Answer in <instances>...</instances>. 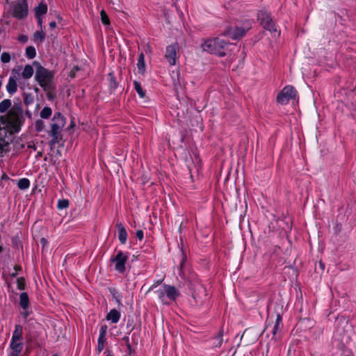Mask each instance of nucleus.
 <instances>
[{
    "label": "nucleus",
    "mask_w": 356,
    "mask_h": 356,
    "mask_svg": "<svg viewBox=\"0 0 356 356\" xmlns=\"http://www.w3.org/2000/svg\"><path fill=\"white\" fill-rule=\"evenodd\" d=\"M22 124V111L13 106L6 113L0 115V152L6 153L9 150V142L6 140L7 134L18 133Z\"/></svg>",
    "instance_id": "obj_1"
},
{
    "label": "nucleus",
    "mask_w": 356,
    "mask_h": 356,
    "mask_svg": "<svg viewBox=\"0 0 356 356\" xmlns=\"http://www.w3.org/2000/svg\"><path fill=\"white\" fill-rule=\"evenodd\" d=\"M227 44V42L219 37L208 38L202 41L201 44V49L204 51L223 57L226 55L224 49Z\"/></svg>",
    "instance_id": "obj_2"
},
{
    "label": "nucleus",
    "mask_w": 356,
    "mask_h": 356,
    "mask_svg": "<svg viewBox=\"0 0 356 356\" xmlns=\"http://www.w3.org/2000/svg\"><path fill=\"white\" fill-rule=\"evenodd\" d=\"M54 77L53 72L41 65L37 67L35 79L45 92H50L54 89Z\"/></svg>",
    "instance_id": "obj_3"
},
{
    "label": "nucleus",
    "mask_w": 356,
    "mask_h": 356,
    "mask_svg": "<svg viewBox=\"0 0 356 356\" xmlns=\"http://www.w3.org/2000/svg\"><path fill=\"white\" fill-rule=\"evenodd\" d=\"M65 124V118L60 113H55L52 119V124L49 131V134L52 137L51 140L52 145L59 143L62 139L61 131Z\"/></svg>",
    "instance_id": "obj_4"
},
{
    "label": "nucleus",
    "mask_w": 356,
    "mask_h": 356,
    "mask_svg": "<svg viewBox=\"0 0 356 356\" xmlns=\"http://www.w3.org/2000/svg\"><path fill=\"white\" fill-rule=\"evenodd\" d=\"M155 293L164 305H168L170 301H175L179 296V291L173 286L163 284Z\"/></svg>",
    "instance_id": "obj_5"
},
{
    "label": "nucleus",
    "mask_w": 356,
    "mask_h": 356,
    "mask_svg": "<svg viewBox=\"0 0 356 356\" xmlns=\"http://www.w3.org/2000/svg\"><path fill=\"white\" fill-rule=\"evenodd\" d=\"M129 259L127 252L118 250L116 254L111 258V261L115 265V270L120 273H123L126 270L125 264Z\"/></svg>",
    "instance_id": "obj_6"
},
{
    "label": "nucleus",
    "mask_w": 356,
    "mask_h": 356,
    "mask_svg": "<svg viewBox=\"0 0 356 356\" xmlns=\"http://www.w3.org/2000/svg\"><path fill=\"white\" fill-rule=\"evenodd\" d=\"M252 26V22L248 20L245 22L243 26H236L234 28L228 29L224 33V35H227L229 38L236 40L244 36L248 30Z\"/></svg>",
    "instance_id": "obj_7"
},
{
    "label": "nucleus",
    "mask_w": 356,
    "mask_h": 356,
    "mask_svg": "<svg viewBox=\"0 0 356 356\" xmlns=\"http://www.w3.org/2000/svg\"><path fill=\"white\" fill-rule=\"evenodd\" d=\"M258 19L261 25L271 33H277V29L270 14L266 10H261L258 14Z\"/></svg>",
    "instance_id": "obj_8"
},
{
    "label": "nucleus",
    "mask_w": 356,
    "mask_h": 356,
    "mask_svg": "<svg viewBox=\"0 0 356 356\" xmlns=\"http://www.w3.org/2000/svg\"><path fill=\"white\" fill-rule=\"evenodd\" d=\"M28 14L26 0H16L12 6V15L17 19H23Z\"/></svg>",
    "instance_id": "obj_9"
},
{
    "label": "nucleus",
    "mask_w": 356,
    "mask_h": 356,
    "mask_svg": "<svg viewBox=\"0 0 356 356\" xmlns=\"http://www.w3.org/2000/svg\"><path fill=\"white\" fill-rule=\"evenodd\" d=\"M296 90L291 86H285L277 96V101L281 104H286L296 97Z\"/></svg>",
    "instance_id": "obj_10"
},
{
    "label": "nucleus",
    "mask_w": 356,
    "mask_h": 356,
    "mask_svg": "<svg viewBox=\"0 0 356 356\" xmlns=\"http://www.w3.org/2000/svg\"><path fill=\"white\" fill-rule=\"evenodd\" d=\"M19 76V70H13L11 72V75L8 79V83L6 85L7 92L10 95L15 94L17 90V81L18 80Z\"/></svg>",
    "instance_id": "obj_11"
},
{
    "label": "nucleus",
    "mask_w": 356,
    "mask_h": 356,
    "mask_svg": "<svg viewBox=\"0 0 356 356\" xmlns=\"http://www.w3.org/2000/svg\"><path fill=\"white\" fill-rule=\"evenodd\" d=\"M178 45L177 43L170 44L166 47L165 57L170 65H175L177 60Z\"/></svg>",
    "instance_id": "obj_12"
},
{
    "label": "nucleus",
    "mask_w": 356,
    "mask_h": 356,
    "mask_svg": "<svg viewBox=\"0 0 356 356\" xmlns=\"http://www.w3.org/2000/svg\"><path fill=\"white\" fill-rule=\"evenodd\" d=\"M108 327L106 325H103L101 326L99 330V335L97 340V351L98 355L101 353V352L104 350L105 346V343L106 341V333H107Z\"/></svg>",
    "instance_id": "obj_13"
},
{
    "label": "nucleus",
    "mask_w": 356,
    "mask_h": 356,
    "mask_svg": "<svg viewBox=\"0 0 356 356\" xmlns=\"http://www.w3.org/2000/svg\"><path fill=\"white\" fill-rule=\"evenodd\" d=\"M118 230V238L122 244H125L127 239V232L124 226L122 223L117 225Z\"/></svg>",
    "instance_id": "obj_14"
},
{
    "label": "nucleus",
    "mask_w": 356,
    "mask_h": 356,
    "mask_svg": "<svg viewBox=\"0 0 356 356\" xmlns=\"http://www.w3.org/2000/svg\"><path fill=\"white\" fill-rule=\"evenodd\" d=\"M120 316L121 314L120 312L115 309H113L106 315V318L108 321H111L113 323H116L119 321Z\"/></svg>",
    "instance_id": "obj_15"
},
{
    "label": "nucleus",
    "mask_w": 356,
    "mask_h": 356,
    "mask_svg": "<svg viewBox=\"0 0 356 356\" xmlns=\"http://www.w3.org/2000/svg\"><path fill=\"white\" fill-rule=\"evenodd\" d=\"M137 68L139 73L144 74L145 72V55L143 53H140L138 55V62H137Z\"/></svg>",
    "instance_id": "obj_16"
},
{
    "label": "nucleus",
    "mask_w": 356,
    "mask_h": 356,
    "mask_svg": "<svg viewBox=\"0 0 356 356\" xmlns=\"http://www.w3.org/2000/svg\"><path fill=\"white\" fill-rule=\"evenodd\" d=\"M33 73V67L31 65H26L22 70V76L24 79H29L32 77Z\"/></svg>",
    "instance_id": "obj_17"
},
{
    "label": "nucleus",
    "mask_w": 356,
    "mask_h": 356,
    "mask_svg": "<svg viewBox=\"0 0 356 356\" xmlns=\"http://www.w3.org/2000/svg\"><path fill=\"white\" fill-rule=\"evenodd\" d=\"M10 348L11 350H15V352H22L23 343L21 340H14V339H11Z\"/></svg>",
    "instance_id": "obj_18"
},
{
    "label": "nucleus",
    "mask_w": 356,
    "mask_h": 356,
    "mask_svg": "<svg viewBox=\"0 0 356 356\" xmlns=\"http://www.w3.org/2000/svg\"><path fill=\"white\" fill-rule=\"evenodd\" d=\"M23 327L21 325H17L13 333L12 339L14 340H22Z\"/></svg>",
    "instance_id": "obj_19"
},
{
    "label": "nucleus",
    "mask_w": 356,
    "mask_h": 356,
    "mask_svg": "<svg viewBox=\"0 0 356 356\" xmlns=\"http://www.w3.org/2000/svg\"><path fill=\"white\" fill-rule=\"evenodd\" d=\"M19 300H20V302H19L20 306L24 309H27L29 307V300L27 293L25 292L22 293L19 296Z\"/></svg>",
    "instance_id": "obj_20"
},
{
    "label": "nucleus",
    "mask_w": 356,
    "mask_h": 356,
    "mask_svg": "<svg viewBox=\"0 0 356 356\" xmlns=\"http://www.w3.org/2000/svg\"><path fill=\"white\" fill-rule=\"evenodd\" d=\"M11 101L10 99H3L0 102V113H5L8 109L10 110L11 107Z\"/></svg>",
    "instance_id": "obj_21"
},
{
    "label": "nucleus",
    "mask_w": 356,
    "mask_h": 356,
    "mask_svg": "<svg viewBox=\"0 0 356 356\" xmlns=\"http://www.w3.org/2000/svg\"><path fill=\"white\" fill-rule=\"evenodd\" d=\"M17 186L21 190H26L30 186V181L27 178H22L19 179Z\"/></svg>",
    "instance_id": "obj_22"
},
{
    "label": "nucleus",
    "mask_w": 356,
    "mask_h": 356,
    "mask_svg": "<svg viewBox=\"0 0 356 356\" xmlns=\"http://www.w3.org/2000/svg\"><path fill=\"white\" fill-rule=\"evenodd\" d=\"M108 81L109 86L111 89L114 90L118 87V84L116 78H115L113 72H110L108 74Z\"/></svg>",
    "instance_id": "obj_23"
},
{
    "label": "nucleus",
    "mask_w": 356,
    "mask_h": 356,
    "mask_svg": "<svg viewBox=\"0 0 356 356\" xmlns=\"http://www.w3.org/2000/svg\"><path fill=\"white\" fill-rule=\"evenodd\" d=\"M47 12V6L44 3H40L38 6L35 8V15L36 16H42L46 14Z\"/></svg>",
    "instance_id": "obj_24"
},
{
    "label": "nucleus",
    "mask_w": 356,
    "mask_h": 356,
    "mask_svg": "<svg viewBox=\"0 0 356 356\" xmlns=\"http://www.w3.org/2000/svg\"><path fill=\"white\" fill-rule=\"evenodd\" d=\"M282 318L281 314H277V316H276L275 323L274 325L273 330V336H275L277 332L280 330V324L282 323Z\"/></svg>",
    "instance_id": "obj_25"
},
{
    "label": "nucleus",
    "mask_w": 356,
    "mask_h": 356,
    "mask_svg": "<svg viewBox=\"0 0 356 356\" xmlns=\"http://www.w3.org/2000/svg\"><path fill=\"white\" fill-rule=\"evenodd\" d=\"M51 113H52L51 108L50 107L45 106L40 111V115L42 118L47 119L51 116Z\"/></svg>",
    "instance_id": "obj_26"
},
{
    "label": "nucleus",
    "mask_w": 356,
    "mask_h": 356,
    "mask_svg": "<svg viewBox=\"0 0 356 356\" xmlns=\"http://www.w3.org/2000/svg\"><path fill=\"white\" fill-rule=\"evenodd\" d=\"M134 88H135L136 91L137 92V93L138 94V95L142 98L144 97L145 95V93L144 90H143L140 83L138 81H134Z\"/></svg>",
    "instance_id": "obj_27"
},
{
    "label": "nucleus",
    "mask_w": 356,
    "mask_h": 356,
    "mask_svg": "<svg viewBox=\"0 0 356 356\" xmlns=\"http://www.w3.org/2000/svg\"><path fill=\"white\" fill-rule=\"evenodd\" d=\"M70 202L67 199H60L58 201L57 208L60 210L67 209L69 207Z\"/></svg>",
    "instance_id": "obj_28"
},
{
    "label": "nucleus",
    "mask_w": 356,
    "mask_h": 356,
    "mask_svg": "<svg viewBox=\"0 0 356 356\" xmlns=\"http://www.w3.org/2000/svg\"><path fill=\"white\" fill-rule=\"evenodd\" d=\"M214 342L213 345L215 347H220L222 344L223 339H222V333L220 331L218 334L213 339Z\"/></svg>",
    "instance_id": "obj_29"
},
{
    "label": "nucleus",
    "mask_w": 356,
    "mask_h": 356,
    "mask_svg": "<svg viewBox=\"0 0 356 356\" xmlns=\"http://www.w3.org/2000/svg\"><path fill=\"white\" fill-rule=\"evenodd\" d=\"M36 55L35 49L33 47L29 46L26 49V56L27 58L32 59Z\"/></svg>",
    "instance_id": "obj_30"
},
{
    "label": "nucleus",
    "mask_w": 356,
    "mask_h": 356,
    "mask_svg": "<svg viewBox=\"0 0 356 356\" xmlns=\"http://www.w3.org/2000/svg\"><path fill=\"white\" fill-rule=\"evenodd\" d=\"M100 15H101V21H102V24H104L105 25H108L110 24V20H109V18L104 10H101Z\"/></svg>",
    "instance_id": "obj_31"
},
{
    "label": "nucleus",
    "mask_w": 356,
    "mask_h": 356,
    "mask_svg": "<svg viewBox=\"0 0 356 356\" xmlns=\"http://www.w3.org/2000/svg\"><path fill=\"white\" fill-rule=\"evenodd\" d=\"M44 128V123L42 120H36L35 123V129L38 132L42 131Z\"/></svg>",
    "instance_id": "obj_32"
},
{
    "label": "nucleus",
    "mask_w": 356,
    "mask_h": 356,
    "mask_svg": "<svg viewBox=\"0 0 356 356\" xmlns=\"http://www.w3.org/2000/svg\"><path fill=\"white\" fill-rule=\"evenodd\" d=\"M45 34L42 31H37L34 34V38L35 40L42 42L44 40Z\"/></svg>",
    "instance_id": "obj_33"
},
{
    "label": "nucleus",
    "mask_w": 356,
    "mask_h": 356,
    "mask_svg": "<svg viewBox=\"0 0 356 356\" xmlns=\"http://www.w3.org/2000/svg\"><path fill=\"white\" fill-rule=\"evenodd\" d=\"M1 60L3 63H7L10 61V56L8 52H3L1 56Z\"/></svg>",
    "instance_id": "obj_34"
},
{
    "label": "nucleus",
    "mask_w": 356,
    "mask_h": 356,
    "mask_svg": "<svg viewBox=\"0 0 356 356\" xmlns=\"http://www.w3.org/2000/svg\"><path fill=\"white\" fill-rule=\"evenodd\" d=\"M17 288L19 290H24L25 288V280L23 277H19L17 280Z\"/></svg>",
    "instance_id": "obj_35"
},
{
    "label": "nucleus",
    "mask_w": 356,
    "mask_h": 356,
    "mask_svg": "<svg viewBox=\"0 0 356 356\" xmlns=\"http://www.w3.org/2000/svg\"><path fill=\"white\" fill-rule=\"evenodd\" d=\"M136 236L140 241H142L144 238V234H143V230H141V229L137 230L136 232Z\"/></svg>",
    "instance_id": "obj_36"
},
{
    "label": "nucleus",
    "mask_w": 356,
    "mask_h": 356,
    "mask_svg": "<svg viewBox=\"0 0 356 356\" xmlns=\"http://www.w3.org/2000/svg\"><path fill=\"white\" fill-rule=\"evenodd\" d=\"M19 40L23 43H25L28 40V37L25 35H19Z\"/></svg>",
    "instance_id": "obj_37"
},
{
    "label": "nucleus",
    "mask_w": 356,
    "mask_h": 356,
    "mask_svg": "<svg viewBox=\"0 0 356 356\" xmlns=\"http://www.w3.org/2000/svg\"><path fill=\"white\" fill-rule=\"evenodd\" d=\"M21 352H15V350H11V352L9 353L8 356H19Z\"/></svg>",
    "instance_id": "obj_38"
},
{
    "label": "nucleus",
    "mask_w": 356,
    "mask_h": 356,
    "mask_svg": "<svg viewBox=\"0 0 356 356\" xmlns=\"http://www.w3.org/2000/svg\"><path fill=\"white\" fill-rule=\"evenodd\" d=\"M37 17V19H38V24L40 26H42V16H36Z\"/></svg>",
    "instance_id": "obj_39"
},
{
    "label": "nucleus",
    "mask_w": 356,
    "mask_h": 356,
    "mask_svg": "<svg viewBox=\"0 0 356 356\" xmlns=\"http://www.w3.org/2000/svg\"><path fill=\"white\" fill-rule=\"evenodd\" d=\"M49 26L52 28V29H54L56 26V22H51L49 23Z\"/></svg>",
    "instance_id": "obj_40"
},
{
    "label": "nucleus",
    "mask_w": 356,
    "mask_h": 356,
    "mask_svg": "<svg viewBox=\"0 0 356 356\" xmlns=\"http://www.w3.org/2000/svg\"><path fill=\"white\" fill-rule=\"evenodd\" d=\"M21 269H22V268H21V266H18V265L15 266V270L16 271H17V270H20Z\"/></svg>",
    "instance_id": "obj_41"
},
{
    "label": "nucleus",
    "mask_w": 356,
    "mask_h": 356,
    "mask_svg": "<svg viewBox=\"0 0 356 356\" xmlns=\"http://www.w3.org/2000/svg\"><path fill=\"white\" fill-rule=\"evenodd\" d=\"M106 356H113L111 351H106Z\"/></svg>",
    "instance_id": "obj_42"
},
{
    "label": "nucleus",
    "mask_w": 356,
    "mask_h": 356,
    "mask_svg": "<svg viewBox=\"0 0 356 356\" xmlns=\"http://www.w3.org/2000/svg\"><path fill=\"white\" fill-rule=\"evenodd\" d=\"M155 287H156V285H155V284L152 285V286L150 287V289H149V291L152 290V289H154Z\"/></svg>",
    "instance_id": "obj_43"
},
{
    "label": "nucleus",
    "mask_w": 356,
    "mask_h": 356,
    "mask_svg": "<svg viewBox=\"0 0 356 356\" xmlns=\"http://www.w3.org/2000/svg\"><path fill=\"white\" fill-rule=\"evenodd\" d=\"M3 250V248L1 245H0V253H1Z\"/></svg>",
    "instance_id": "obj_44"
},
{
    "label": "nucleus",
    "mask_w": 356,
    "mask_h": 356,
    "mask_svg": "<svg viewBox=\"0 0 356 356\" xmlns=\"http://www.w3.org/2000/svg\"><path fill=\"white\" fill-rule=\"evenodd\" d=\"M53 356H57V355H53Z\"/></svg>",
    "instance_id": "obj_45"
}]
</instances>
